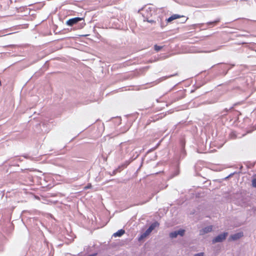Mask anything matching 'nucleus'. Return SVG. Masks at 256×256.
Segmentation results:
<instances>
[{
  "label": "nucleus",
  "mask_w": 256,
  "mask_h": 256,
  "mask_svg": "<svg viewBox=\"0 0 256 256\" xmlns=\"http://www.w3.org/2000/svg\"><path fill=\"white\" fill-rule=\"evenodd\" d=\"M243 236L242 232H238L233 235H232L230 238L232 240H236Z\"/></svg>",
  "instance_id": "423d86ee"
},
{
  "label": "nucleus",
  "mask_w": 256,
  "mask_h": 256,
  "mask_svg": "<svg viewBox=\"0 0 256 256\" xmlns=\"http://www.w3.org/2000/svg\"><path fill=\"white\" fill-rule=\"evenodd\" d=\"M159 226V223L157 222L152 223L150 226L149 228L152 231L156 228L158 227Z\"/></svg>",
  "instance_id": "6e6552de"
},
{
  "label": "nucleus",
  "mask_w": 256,
  "mask_h": 256,
  "mask_svg": "<svg viewBox=\"0 0 256 256\" xmlns=\"http://www.w3.org/2000/svg\"><path fill=\"white\" fill-rule=\"evenodd\" d=\"M124 232H125V231L124 230L121 229L120 230H118L116 233H114L113 236L115 237L121 236L122 235H123L124 234Z\"/></svg>",
  "instance_id": "0eeeda50"
},
{
  "label": "nucleus",
  "mask_w": 256,
  "mask_h": 256,
  "mask_svg": "<svg viewBox=\"0 0 256 256\" xmlns=\"http://www.w3.org/2000/svg\"><path fill=\"white\" fill-rule=\"evenodd\" d=\"M147 21H148V22H151V23H152V22H154V20H147Z\"/></svg>",
  "instance_id": "a211bd4d"
},
{
  "label": "nucleus",
  "mask_w": 256,
  "mask_h": 256,
  "mask_svg": "<svg viewBox=\"0 0 256 256\" xmlns=\"http://www.w3.org/2000/svg\"><path fill=\"white\" fill-rule=\"evenodd\" d=\"M178 232L177 231H174V232H172L170 234V236L171 238H175L178 236Z\"/></svg>",
  "instance_id": "1a4fd4ad"
},
{
  "label": "nucleus",
  "mask_w": 256,
  "mask_h": 256,
  "mask_svg": "<svg viewBox=\"0 0 256 256\" xmlns=\"http://www.w3.org/2000/svg\"><path fill=\"white\" fill-rule=\"evenodd\" d=\"M82 18L78 17L70 18L66 21V24L69 26H72L74 24H76L78 22L82 20Z\"/></svg>",
  "instance_id": "f03ea898"
},
{
  "label": "nucleus",
  "mask_w": 256,
  "mask_h": 256,
  "mask_svg": "<svg viewBox=\"0 0 256 256\" xmlns=\"http://www.w3.org/2000/svg\"><path fill=\"white\" fill-rule=\"evenodd\" d=\"M91 187H92V185H91V184H89L87 186H86L85 187V188H85V189H88V188H90Z\"/></svg>",
  "instance_id": "dca6fc26"
},
{
  "label": "nucleus",
  "mask_w": 256,
  "mask_h": 256,
  "mask_svg": "<svg viewBox=\"0 0 256 256\" xmlns=\"http://www.w3.org/2000/svg\"><path fill=\"white\" fill-rule=\"evenodd\" d=\"M255 51H256V50Z\"/></svg>",
  "instance_id": "6ab92c4d"
},
{
  "label": "nucleus",
  "mask_w": 256,
  "mask_h": 256,
  "mask_svg": "<svg viewBox=\"0 0 256 256\" xmlns=\"http://www.w3.org/2000/svg\"><path fill=\"white\" fill-rule=\"evenodd\" d=\"M252 185L254 187H256V178H254L252 180Z\"/></svg>",
  "instance_id": "4468645a"
},
{
  "label": "nucleus",
  "mask_w": 256,
  "mask_h": 256,
  "mask_svg": "<svg viewBox=\"0 0 256 256\" xmlns=\"http://www.w3.org/2000/svg\"><path fill=\"white\" fill-rule=\"evenodd\" d=\"M184 230H180L177 231L178 234H180L181 236H182L184 234Z\"/></svg>",
  "instance_id": "9b49d317"
},
{
  "label": "nucleus",
  "mask_w": 256,
  "mask_h": 256,
  "mask_svg": "<svg viewBox=\"0 0 256 256\" xmlns=\"http://www.w3.org/2000/svg\"><path fill=\"white\" fill-rule=\"evenodd\" d=\"M163 48L162 46H158L156 44L154 46V50L156 52H158L160 51L162 48Z\"/></svg>",
  "instance_id": "9d476101"
},
{
  "label": "nucleus",
  "mask_w": 256,
  "mask_h": 256,
  "mask_svg": "<svg viewBox=\"0 0 256 256\" xmlns=\"http://www.w3.org/2000/svg\"><path fill=\"white\" fill-rule=\"evenodd\" d=\"M176 75H177V74H174L170 75V76H168L167 78H170V77H171V76H176Z\"/></svg>",
  "instance_id": "f3484780"
},
{
  "label": "nucleus",
  "mask_w": 256,
  "mask_h": 256,
  "mask_svg": "<svg viewBox=\"0 0 256 256\" xmlns=\"http://www.w3.org/2000/svg\"><path fill=\"white\" fill-rule=\"evenodd\" d=\"M228 236L227 232H224V234H219L217 236H216L212 240L213 243H216L218 242H220L226 239V236Z\"/></svg>",
  "instance_id": "f257e3e1"
},
{
  "label": "nucleus",
  "mask_w": 256,
  "mask_h": 256,
  "mask_svg": "<svg viewBox=\"0 0 256 256\" xmlns=\"http://www.w3.org/2000/svg\"><path fill=\"white\" fill-rule=\"evenodd\" d=\"M194 256H204L203 252L198 253L197 254H196Z\"/></svg>",
  "instance_id": "2eb2a0df"
},
{
  "label": "nucleus",
  "mask_w": 256,
  "mask_h": 256,
  "mask_svg": "<svg viewBox=\"0 0 256 256\" xmlns=\"http://www.w3.org/2000/svg\"><path fill=\"white\" fill-rule=\"evenodd\" d=\"M182 17H184V16H180V15H179L178 14H172V16H170L169 18L166 19V20L168 22H170L174 20H175L178 18H180Z\"/></svg>",
  "instance_id": "7ed1b4c3"
},
{
  "label": "nucleus",
  "mask_w": 256,
  "mask_h": 256,
  "mask_svg": "<svg viewBox=\"0 0 256 256\" xmlns=\"http://www.w3.org/2000/svg\"><path fill=\"white\" fill-rule=\"evenodd\" d=\"M220 18H218L214 21L208 22L206 24L210 28H212L214 26L217 25L220 22Z\"/></svg>",
  "instance_id": "20e7f679"
},
{
  "label": "nucleus",
  "mask_w": 256,
  "mask_h": 256,
  "mask_svg": "<svg viewBox=\"0 0 256 256\" xmlns=\"http://www.w3.org/2000/svg\"><path fill=\"white\" fill-rule=\"evenodd\" d=\"M147 236L144 233H143L140 236V237L139 238L138 240H142L144 238H146Z\"/></svg>",
  "instance_id": "ddd939ff"
},
{
  "label": "nucleus",
  "mask_w": 256,
  "mask_h": 256,
  "mask_svg": "<svg viewBox=\"0 0 256 256\" xmlns=\"http://www.w3.org/2000/svg\"><path fill=\"white\" fill-rule=\"evenodd\" d=\"M152 232V231L149 228H148L144 233L146 236H148Z\"/></svg>",
  "instance_id": "f8f14e48"
},
{
  "label": "nucleus",
  "mask_w": 256,
  "mask_h": 256,
  "mask_svg": "<svg viewBox=\"0 0 256 256\" xmlns=\"http://www.w3.org/2000/svg\"><path fill=\"white\" fill-rule=\"evenodd\" d=\"M212 226H206L203 228L202 230H200V234H204L206 233H208V232H210L212 230Z\"/></svg>",
  "instance_id": "39448f33"
}]
</instances>
